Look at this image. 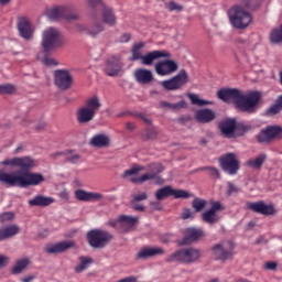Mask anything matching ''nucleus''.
Instances as JSON below:
<instances>
[{
  "label": "nucleus",
  "mask_w": 282,
  "mask_h": 282,
  "mask_svg": "<svg viewBox=\"0 0 282 282\" xmlns=\"http://www.w3.org/2000/svg\"><path fill=\"white\" fill-rule=\"evenodd\" d=\"M217 97L226 104L235 105L236 109L246 113H256L262 99V94L258 90L241 93L238 88H220Z\"/></svg>",
  "instance_id": "2"
},
{
  "label": "nucleus",
  "mask_w": 282,
  "mask_h": 282,
  "mask_svg": "<svg viewBox=\"0 0 282 282\" xmlns=\"http://www.w3.org/2000/svg\"><path fill=\"white\" fill-rule=\"evenodd\" d=\"M134 205H132V209L137 210V212H144V206L141 205V204H135L133 203Z\"/></svg>",
  "instance_id": "61"
},
{
  "label": "nucleus",
  "mask_w": 282,
  "mask_h": 282,
  "mask_svg": "<svg viewBox=\"0 0 282 282\" xmlns=\"http://www.w3.org/2000/svg\"><path fill=\"white\" fill-rule=\"evenodd\" d=\"M218 128L220 133L225 138H228V139L235 138L237 121L236 119H224V121H220Z\"/></svg>",
  "instance_id": "22"
},
{
  "label": "nucleus",
  "mask_w": 282,
  "mask_h": 282,
  "mask_svg": "<svg viewBox=\"0 0 282 282\" xmlns=\"http://www.w3.org/2000/svg\"><path fill=\"white\" fill-rule=\"evenodd\" d=\"M246 207L249 210L254 212L260 215H263V216H272L275 214V207L273 205H268L263 202L247 203Z\"/></svg>",
  "instance_id": "19"
},
{
  "label": "nucleus",
  "mask_w": 282,
  "mask_h": 282,
  "mask_svg": "<svg viewBox=\"0 0 282 282\" xmlns=\"http://www.w3.org/2000/svg\"><path fill=\"white\" fill-rule=\"evenodd\" d=\"M152 171H154V173L141 175V177L133 178L132 183L138 184V183H143V182L154 180L156 175H159L164 171V167L161 164H153Z\"/></svg>",
  "instance_id": "28"
},
{
  "label": "nucleus",
  "mask_w": 282,
  "mask_h": 282,
  "mask_svg": "<svg viewBox=\"0 0 282 282\" xmlns=\"http://www.w3.org/2000/svg\"><path fill=\"white\" fill-rule=\"evenodd\" d=\"M150 206H152V210H161L162 206L159 202H150Z\"/></svg>",
  "instance_id": "60"
},
{
  "label": "nucleus",
  "mask_w": 282,
  "mask_h": 282,
  "mask_svg": "<svg viewBox=\"0 0 282 282\" xmlns=\"http://www.w3.org/2000/svg\"><path fill=\"white\" fill-rule=\"evenodd\" d=\"M202 170H207L209 172V175L214 178H220V173L217 169L215 167H205V169H202Z\"/></svg>",
  "instance_id": "53"
},
{
  "label": "nucleus",
  "mask_w": 282,
  "mask_h": 282,
  "mask_svg": "<svg viewBox=\"0 0 282 282\" xmlns=\"http://www.w3.org/2000/svg\"><path fill=\"white\" fill-rule=\"evenodd\" d=\"M54 158L57 156H64L65 160L72 164H76L78 163V161L80 160V155L78 154H73L72 151H66V152H58L56 154L53 155Z\"/></svg>",
  "instance_id": "36"
},
{
  "label": "nucleus",
  "mask_w": 282,
  "mask_h": 282,
  "mask_svg": "<svg viewBox=\"0 0 282 282\" xmlns=\"http://www.w3.org/2000/svg\"><path fill=\"white\" fill-rule=\"evenodd\" d=\"M86 237L88 239V245L95 249L106 247L107 243L112 239V236L109 232L100 229L88 231Z\"/></svg>",
  "instance_id": "11"
},
{
  "label": "nucleus",
  "mask_w": 282,
  "mask_h": 282,
  "mask_svg": "<svg viewBox=\"0 0 282 282\" xmlns=\"http://www.w3.org/2000/svg\"><path fill=\"white\" fill-rule=\"evenodd\" d=\"M164 250L160 247H154V248H143L139 253H137V259H148L158 254H163Z\"/></svg>",
  "instance_id": "32"
},
{
  "label": "nucleus",
  "mask_w": 282,
  "mask_h": 282,
  "mask_svg": "<svg viewBox=\"0 0 282 282\" xmlns=\"http://www.w3.org/2000/svg\"><path fill=\"white\" fill-rule=\"evenodd\" d=\"M281 110H282V108H281L280 104H278V101H275V104H273V106H270V108L268 110H265V115L267 116H275Z\"/></svg>",
  "instance_id": "46"
},
{
  "label": "nucleus",
  "mask_w": 282,
  "mask_h": 282,
  "mask_svg": "<svg viewBox=\"0 0 282 282\" xmlns=\"http://www.w3.org/2000/svg\"><path fill=\"white\" fill-rule=\"evenodd\" d=\"M181 218L183 220L194 219L195 218V213H193L191 209L186 208V209L183 210V213L181 215Z\"/></svg>",
  "instance_id": "49"
},
{
  "label": "nucleus",
  "mask_w": 282,
  "mask_h": 282,
  "mask_svg": "<svg viewBox=\"0 0 282 282\" xmlns=\"http://www.w3.org/2000/svg\"><path fill=\"white\" fill-rule=\"evenodd\" d=\"M170 196H173L176 199H180V198L186 199V198L193 197V194H189L186 191H182V189H173L171 186H165L156 191V194H154V197H156L159 202Z\"/></svg>",
  "instance_id": "14"
},
{
  "label": "nucleus",
  "mask_w": 282,
  "mask_h": 282,
  "mask_svg": "<svg viewBox=\"0 0 282 282\" xmlns=\"http://www.w3.org/2000/svg\"><path fill=\"white\" fill-rule=\"evenodd\" d=\"M140 171H142V167H132L126 172H123V178H127L129 176L138 174Z\"/></svg>",
  "instance_id": "50"
},
{
  "label": "nucleus",
  "mask_w": 282,
  "mask_h": 282,
  "mask_svg": "<svg viewBox=\"0 0 282 282\" xmlns=\"http://www.w3.org/2000/svg\"><path fill=\"white\" fill-rule=\"evenodd\" d=\"M17 167L22 171L6 173L0 172V182L14 187L19 186L21 188H26L30 186H37L45 181L42 174L39 173H30L29 171L35 166V162L33 159L25 158H17Z\"/></svg>",
  "instance_id": "1"
},
{
  "label": "nucleus",
  "mask_w": 282,
  "mask_h": 282,
  "mask_svg": "<svg viewBox=\"0 0 282 282\" xmlns=\"http://www.w3.org/2000/svg\"><path fill=\"white\" fill-rule=\"evenodd\" d=\"M75 196L79 202H95L102 199V195L99 193H89L83 189L75 192Z\"/></svg>",
  "instance_id": "29"
},
{
  "label": "nucleus",
  "mask_w": 282,
  "mask_h": 282,
  "mask_svg": "<svg viewBox=\"0 0 282 282\" xmlns=\"http://www.w3.org/2000/svg\"><path fill=\"white\" fill-rule=\"evenodd\" d=\"M257 2V0H240V3L242 7L251 9L253 8V4Z\"/></svg>",
  "instance_id": "56"
},
{
  "label": "nucleus",
  "mask_w": 282,
  "mask_h": 282,
  "mask_svg": "<svg viewBox=\"0 0 282 282\" xmlns=\"http://www.w3.org/2000/svg\"><path fill=\"white\" fill-rule=\"evenodd\" d=\"M230 25L236 30H245L252 22V15L240 6H232L227 11Z\"/></svg>",
  "instance_id": "3"
},
{
  "label": "nucleus",
  "mask_w": 282,
  "mask_h": 282,
  "mask_svg": "<svg viewBox=\"0 0 282 282\" xmlns=\"http://www.w3.org/2000/svg\"><path fill=\"white\" fill-rule=\"evenodd\" d=\"M134 80L140 85H150L154 80V76L149 68H137L134 70Z\"/></svg>",
  "instance_id": "23"
},
{
  "label": "nucleus",
  "mask_w": 282,
  "mask_h": 282,
  "mask_svg": "<svg viewBox=\"0 0 282 282\" xmlns=\"http://www.w3.org/2000/svg\"><path fill=\"white\" fill-rule=\"evenodd\" d=\"M169 57H171V53H169V51H150L141 57V65L152 66L154 61Z\"/></svg>",
  "instance_id": "21"
},
{
  "label": "nucleus",
  "mask_w": 282,
  "mask_h": 282,
  "mask_svg": "<svg viewBox=\"0 0 282 282\" xmlns=\"http://www.w3.org/2000/svg\"><path fill=\"white\" fill-rule=\"evenodd\" d=\"M13 219H14V214L11 213V212L3 213V214L0 215V223L1 224L9 223Z\"/></svg>",
  "instance_id": "47"
},
{
  "label": "nucleus",
  "mask_w": 282,
  "mask_h": 282,
  "mask_svg": "<svg viewBox=\"0 0 282 282\" xmlns=\"http://www.w3.org/2000/svg\"><path fill=\"white\" fill-rule=\"evenodd\" d=\"M47 18L51 21H57V20H78L79 15L75 11V8L72 4H64V6H57L54 7L46 12Z\"/></svg>",
  "instance_id": "7"
},
{
  "label": "nucleus",
  "mask_w": 282,
  "mask_h": 282,
  "mask_svg": "<svg viewBox=\"0 0 282 282\" xmlns=\"http://www.w3.org/2000/svg\"><path fill=\"white\" fill-rule=\"evenodd\" d=\"M93 259L88 257H79V264L75 268L77 273H82L89 268L93 263Z\"/></svg>",
  "instance_id": "39"
},
{
  "label": "nucleus",
  "mask_w": 282,
  "mask_h": 282,
  "mask_svg": "<svg viewBox=\"0 0 282 282\" xmlns=\"http://www.w3.org/2000/svg\"><path fill=\"white\" fill-rule=\"evenodd\" d=\"M177 69L178 64L174 62V59H163L154 64V72H156L159 76H170L177 72Z\"/></svg>",
  "instance_id": "15"
},
{
  "label": "nucleus",
  "mask_w": 282,
  "mask_h": 282,
  "mask_svg": "<svg viewBox=\"0 0 282 282\" xmlns=\"http://www.w3.org/2000/svg\"><path fill=\"white\" fill-rule=\"evenodd\" d=\"M33 280H34V276H32V275H29V276H25L22 279L23 282H31Z\"/></svg>",
  "instance_id": "64"
},
{
  "label": "nucleus",
  "mask_w": 282,
  "mask_h": 282,
  "mask_svg": "<svg viewBox=\"0 0 282 282\" xmlns=\"http://www.w3.org/2000/svg\"><path fill=\"white\" fill-rule=\"evenodd\" d=\"M145 47V43L143 41H139L132 45V57L130 61H142V53L141 51Z\"/></svg>",
  "instance_id": "35"
},
{
  "label": "nucleus",
  "mask_w": 282,
  "mask_h": 282,
  "mask_svg": "<svg viewBox=\"0 0 282 282\" xmlns=\"http://www.w3.org/2000/svg\"><path fill=\"white\" fill-rule=\"evenodd\" d=\"M138 221V217L121 215L119 216V230H121V232H129Z\"/></svg>",
  "instance_id": "24"
},
{
  "label": "nucleus",
  "mask_w": 282,
  "mask_h": 282,
  "mask_svg": "<svg viewBox=\"0 0 282 282\" xmlns=\"http://www.w3.org/2000/svg\"><path fill=\"white\" fill-rule=\"evenodd\" d=\"M148 199V194L147 193H141L139 195L132 196V204L143 202Z\"/></svg>",
  "instance_id": "51"
},
{
  "label": "nucleus",
  "mask_w": 282,
  "mask_h": 282,
  "mask_svg": "<svg viewBox=\"0 0 282 282\" xmlns=\"http://www.w3.org/2000/svg\"><path fill=\"white\" fill-rule=\"evenodd\" d=\"M234 243L230 241H221L212 248V253L216 260H228L234 256Z\"/></svg>",
  "instance_id": "12"
},
{
  "label": "nucleus",
  "mask_w": 282,
  "mask_h": 282,
  "mask_svg": "<svg viewBox=\"0 0 282 282\" xmlns=\"http://www.w3.org/2000/svg\"><path fill=\"white\" fill-rule=\"evenodd\" d=\"M119 282H138L135 276H128L126 279L119 280Z\"/></svg>",
  "instance_id": "62"
},
{
  "label": "nucleus",
  "mask_w": 282,
  "mask_h": 282,
  "mask_svg": "<svg viewBox=\"0 0 282 282\" xmlns=\"http://www.w3.org/2000/svg\"><path fill=\"white\" fill-rule=\"evenodd\" d=\"M188 99L191 100L192 105L203 107L205 105H213V101H207L206 99H199L198 95H195L194 93L187 94Z\"/></svg>",
  "instance_id": "40"
},
{
  "label": "nucleus",
  "mask_w": 282,
  "mask_h": 282,
  "mask_svg": "<svg viewBox=\"0 0 282 282\" xmlns=\"http://www.w3.org/2000/svg\"><path fill=\"white\" fill-rule=\"evenodd\" d=\"M202 258V251L195 248H184L170 254L165 262H180L183 264L197 263Z\"/></svg>",
  "instance_id": "6"
},
{
  "label": "nucleus",
  "mask_w": 282,
  "mask_h": 282,
  "mask_svg": "<svg viewBox=\"0 0 282 282\" xmlns=\"http://www.w3.org/2000/svg\"><path fill=\"white\" fill-rule=\"evenodd\" d=\"M101 108V102L99 97L94 95L93 97H88L86 104L82 106L77 110V121L79 124H86L94 120L96 117L97 111Z\"/></svg>",
  "instance_id": "5"
},
{
  "label": "nucleus",
  "mask_w": 282,
  "mask_h": 282,
  "mask_svg": "<svg viewBox=\"0 0 282 282\" xmlns=\"http://www.w3.org/2000/svg\"><path fill=\"white\" fill-rule=\"evenodd\" d=\"M55 203L53 197H47L43 195H36L33 199L29 200V205L32 207H47Z\"/></svg>",
  "instance_id": "30"
},
{
  "label": "nucleus",
  "mask_w": 282,
  "mask_h": 282,
  "mask_svg": "<svg viewBox=\"0 0 282 282\" xmlns=\"http://www.w3.org/2000/svg\"><path fill=\"white\" fill-rule=\"evenodd\" d=\"M207 205V200L202 199V198H194L192 202V208L196 212L199 213L202 212Z\"/></svg>",
  "instance_id": "44"
},
{
  "label": "nucleus",
  "mask_w": 282,
  "mask_h": 282,
  "mask_svg": "<svg viewBox=\"0 0 282 282\" xmlns=\"http://www.w3.org/2000/svg\"><path fill=\"white\" fill-rule=\"evenodd\" d=\"M216 118V112L210 110L209 108H202L200 110H196L195 120L199 123H209Z\"/></svg>",
  "instance_id": "25"
},
{
  "label": "nucleus",
  "mask_w": 282,
  "mask_h": 282,
  "mask_svg": "<svg viewBox=\"0 0 282 282\" xmlns=\"http://www.w3.org/2000/svg\"><path fill=\"white\" fill-rule=\"evenodd\" d=\"M8 260L9 259L7 257L0 256V268L7 264Z\"/></svg>",
  "instance_id": "63"
},
{
  "label": "nucleus",
  "mask_w": 282,
  "mask_h": 282,
  "mask_svg": "<svg viewBox=\"0 0 282 282\" xmlns=\"http://www.w3.org/2000/svg\"><path fill=\"white\" fill-rule=\"evenodd\" d=\"M15 91L14 84H0V95H13Z\"/></svg>",
  "instance_id": "43"
},
{
  "label": "nucleus",
  "mask_w": 282,
  "mask_h": 282,
  "mask_svg": "<svg viewBox=\"0 0 282 282\" xmlns=\"http://www.w3.org/2000/svg\"><path fill=\"white\" fill-rule=\"evenodd\" d=\"M278 268V263L273 261H268L264 263V269L270 271H275Z\"/></svg>",
  "instance_id": "55"
},
{
  "label": "nucleus",
  "mask_w": 282,
  "mask_h": 282,
  "mask_svg": "<svg viewBox=\"0 0 282 282\" xmlns=\"http://www.w3.org/2000/svg\"><path fill=\"white\" fill-rule=\"evenodd\" d=\"M76 30L77 32L84 35H88L90 37H97L100 33L105 31V26L102 23H96L93 26H88L87 24H84V23H77Z\"/></svg>",
  "instance_id": "20"
},
{
  "label": "nucleus",
  "mask_w": 282,
  "mask_h": 282,
  "mask_svg": "<svg viewBox=\"0 0 282 282\" xmlns=\"http://www.w3.org/2000/svg\"><path fill=\"white\" fill-rule=\"evenodd\" d=\"M50 53H44V51H40L37 53V58L46 66H57L58 62L56 59H53V57L48 56Z\"/></svg>",
  "instance_id": "38"
},
{
  "label": "nucleus",
  "mask_w": 282,
  "mask_h": 282,
  "mask_svg": "<svg viewBox=\"0 0 282 282\" xmlns=\"http://www.w3.org/2000/svg\"><path fill=\"white\" fill-rule=\"evenodd\" d=\"M188 83V75L186 70H178L174 77L161 82V87L167 91H176L183 88Z\"/></svg>",
  "instance_id": "10"
},
{
  "label": "nucleus",
  "mask_w": 282,
  "mask_h": 282,
  "mask_svg": "<svg viewBox=\"0 0 282 282\" xmlns=\"http://www.w3.org/2000/svg\"><path fill=\"white\" fill-rule=\"evenodd\" d=\"M30 261L29 259H22L17 262L15 267L12 269V272L14 274L21 273L26 267L29 265Z\"/></svg>",
  "instance_id": "45"
},
{
  "label": "nucleus",
  "mask_w": 282,
  "mask_h": 282,
  "mask_svg": "<svg viewBox=\"0 0 282 282\" xmlns=\"http://www.w3.org/2000/svg\"><path fill=\"white\" fill-rule=\"evenodd\" d=\"M163 108H169L171 110L177 111L180 109L186 108V101H177L176 104H170L169 101H161Z\"/></svg>",
  "instance_id": "42"
},
{
  "label": "nucleus",
  "mask_w": 282,
  "mask_h": 282,
  "mask_svg": "<svg viewBox=\"0 0 282 282\" xmlns=\"http://www.w3.org/2000/svg\"><path fill=\"white\" fill-rule=\"evenodd\" d=\"M73 247H75L74 241H62V242H58L56 245L48 246L46 248V251L48 253H62V252H65L66 250L73 248Z\"/></svg>",
  "instance_id": "31"
},
{
  "label": "nucleus",
  "mask_w": 282,
  "mask_h": 282,
  "mask_svg": "<svg viewBox=\"0 0 282 282\" xmlns=\"http://www.w3.org/2000/svg\"><path fill=\"white\" fill-rule=\"evenodd\" d=\"M65 41L62 36L61 31L57 28L50 26L45 29L42 33V52L51 53L55 48L62 47Z\"/></svg>",
  "instance_id": "4"
},
{
  "label": "nucleus",
  "mask_w": 282,
  "mask_h": 282,
  "mask_svg": "<svg viewBox=\"0 0 282 282\" xmlns=\"http://www.w3.org/2000/svg\"><path fill=\"white\" fill-rule=\"evenodd\" d=\"M227 187H228L226 192L227 196H231L232 194L239 192V189L232 183H227Z\"/></svg>",
  "instance_id": "54"
},
{
  "label": "nucleus",
  "mask_w": 282,
  "mask_h": 282,
  "mask_svg": "<svg viewBox=\"0 0 282 282\" xmlns=\"http://www.w3.org/2000/svg\"><path fill=\"white\" fill-rule=\"evenodd\" d=\"M223 172L228 175H236L240 170V162L235 153H226L218 159Z\"/></svg>",
  "instance_id": "9"
},
{
  "label": "nucleus",
  "mask_w": 282,
  "mask_h": 282,
  "mask_svg": "<svg viewBox=\"0 0 282 282\" xmlns=\"http://www.w3.org/2000/svg\"><path fill=\"white\" fill-rule=\"evenodd\" d=\"M123 64L120 57H108L106 66H104V73L109 77H118L122 74Z\"/></svg>",
  "instance_id": "16"
},
{
  "label": "nucleus",
  "mask_w": 282,
  "mask_h": 282,
  "mask_svg": "<svg viewBox=\"0 0 282 282\" xmlns=\"http://www.w3.org/2000/svg\"><path fill=\"white\" fill-rule=\"evenodd\" d=\"M203 231L195 229V228H188L185 230V237L180 241V245L187 246L192 242L196 241L203 236Z\"/></svg>",
  "instance_id": "27"
},
{
  "label": "nucleus",
  "mask_w": 282,
  "mask_h": 282,
  "mask_svg": "<svg viewBox=\"0 0 282 282\" xmlns=\"http://www.w3.org/2000/svg\"><path fill=\"white\" fill-rule=\"evenodd\" d=\"M258 143L269 144L282 139V126H267L256 137Z\"/></svg>",
  "instance_id": "8"
},
{
  "label": "nucleus",
  "mask_w": 282,
  "mask_h": 282,
  "mask_svg": "<svg viewBox=\"0 0 282 282\" xmlns=\"http://www.w3.org/2000/svg\"><path fill=\"white\" fill-rule=\"evenodd\" d=\"M54 78L55 85L62 90H67L73 85V77L68 70H55Z\"/></svg>",
  "instance_id": "17"
},
{
  "label": "nucleus",
  "mask_w": 282,
  "mask_h": 282,
  "mask_svg": "<svg viewBox=\"0 0 282 282\" xmlns=\"http://www.w3.org/2000/svg\"><path fill=\"white\" fill-rule=\"evenodd\" d=\"M224 209H225V207L221 205L220 202H214V203L212 204V207H210L209 210H212V212H214L215 214H217V212H220V210H224Z\"/></svg>",
  "instance_id": "52"
},
{
  "label": "nucleus",
  "mask_w": 282,
  "mask_h": 282,
  "mask_svg": "<svg viewBox=\"0 0 282 282\" xmlns=\"http://www.w3.org/2000/svg\"><path fill=\"white\" fill-rule=\"evenodd\" d=\"M19 231L20 228L17 225L0 228V241L14 237Z\"/></svg>",
  "instance_id": "33"
},
{
  "label": "nucleus",
  "mask_w": 282,
  "mask_h": 282,
  "mask_svg": "<svg viewBox=\"0 0 282 282\" xmlns=\"http://www.w3.org/2000/svg\"><path fill=\"white\" fill-rule=\"evenodd\" d=\"M165 8H167L169 11H182V6H178L176 2L174 1H170L167 3H165Z\"/></svg>",
  "instance_id": "48"
},
{
  "label": "nucleus",
  "mask_w": 282,
  "mask_h": 282,
  "mask_svg": "<svg viewBox=\"0 0 282 282\" xmlns=\"http://www.w3.org/2000/svg\"><path fill=\"white\" fill-rule=\"evenodd\" d=\"M131 40V34L130 33H123L121 35V39H119V41L121 43H128Z\"/></svg>",
  "instance_id": "59"
},
{
  "label": "nucleus",
  "mask_w": 282,
  "mask_h": 282,
  "mask_svg": "<svg viewBox=\"0 0 282 282\" xmlns=\"http://www.w3.org/2000/svg\"><path fill=\"white\" fill-rule=\"evenodd\" d=\"M19 34L25 41H32L34 35V28L30 20L25 17L19 19L18 22Z\"/></svg>",
  "instance_id": "18"
},
{
  "label": "nucleus",
  "mask_w": 282,
  "mask_h": 282,
  "mask_svg": "<svg viewBox=\"0 0 282 282\" xmlns=\"http://www.w3.org/2000/svg\"><path fill=\"white\" fill-rule=\"evenodd\" d=\"M88 7L90 9H101V19L104 23L113 26L117 22V18L111 8L106 7L101 0H88Z\"/></svg>",
  "instance_id": "13"
},
{
  "label": "nucleus",
  "mask_w": 282,
  "mask_h": 282,
  "mask_svg": "<svg viewBox=\"0 0 282 282\" xmlns=\"http://www.w3.org/2000/svg\"><path fill=\"white\" fill-rule=\"evenodd\" d=\"M202 219L204 223L213 225L219 220V217L217 216V214L208 209L202 214Z\"/></svg>",
  "instance_id": "41"
},
{
  "label": "nucleus",
  "mask_w": 282,
  "mask_h": 282,
  "mask_svg": "<svg viewBox=\"0 0 282 282\" xmlns=\"http://www.w3.org/2000/svg\"><path fill=\"white\" fill-rule=\"evenodd\" d=\"M267 160V155L265 154H259L256 159H250L246 162V165L248 167H251L253 170H259L262 167V165L264 164Z\"/></svg>",
  "instance_id": "34"
},
{
  "label": "nucleus",
  "mask_w": 282,
  "mask_h": 282,
  "mask_svg": "<svg viewBox=\"0 0 282 282\" xmlns=\"http://www.w3.org/2000/svg\"><path fill=\"white\" fill-rule=\"evenodd\" d=\"M0 164L6 165V166H17V158H14L12 160H6V161L1 162Z\"/></svg>",
  "instance_id": "57"
},
{
  "label": "nucleus",
  "mask_w": 282,
  "mask_h": 282,
  "mask_svg": "<svg viewBox=\"0 0 282 282\" xmlns=\"http://www.w3.org/2000/svg\"><path fill=\"white\" fill-rule=\"evenodd\" d=\"M270 42L273 44H279L282 42V24L279 28L271 30L269 34Z\"/></svg>",
  "instance_id": "37"
},
{
  "label": "nucleus",
  "mask_w": 282,
  "mask_h": 282,
  "mask_svg": "<svg viewBox=\"0 0 282 282\" xmlns=\"http://www.w3.org/2000/svg\"><path fill=\"white\" fill-rule=\"evenodd\" d=\"M110 137L105 134L104 132H100L99 134L93 135V138H90L89 144L93 148L102 149L108 148L110 145Z\"/></svg>",
  "instance_id": "26"
},
{
  "label": "nucleus",
  "mask_w": 282,
  "mask_h": 282,
  "mask_svg": "<svg viewBox=\"0 0 282 282\" xmlns=\"http://www.w3.org/2000/svg\"><path fill=\"white\" fill-rule=\"evenodd\" d=\"M108 226H110L112 228L120 229V227H119V218L108 220Z\"/></svg>",
  "instance_id": "58"
}]
</instances>
